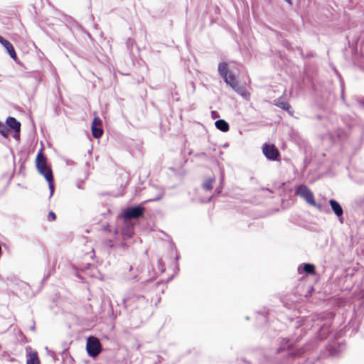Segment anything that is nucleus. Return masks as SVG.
Masks as SVG:
<instances>
[{
  "label": "nucleus",
  "mask_w": 364,
  "mask_h": 364,
  "mask_svg": "<svg viewBox=\"0 0 364 364\" xmlns=\"http://www.w3.org/2000/svg\"><path fill=\"white\" fill-rule=\"evenodd\" d=\"M296 194L302 198L307 203L321 210V205L316 203L312 191L306 186L300 185L296 189Z\"/></svg>",
  "instance_id": "obj_1"
},
{
  "label": "nucleus",
  "mask_w": 364,
  "mask_h": 364,
  "mask_svg": "<svg viewBox=\"0 0 364 364\" xmlns=\"http://www.w3.org/2000/svg\"><path fill=\"white\" fill-rule=\"evenodd\" d=\"M86 349L90 356H97L102 350L100 340L94 336L89 337L87 340Z\"/></svg>",
  "instance_id": "obj_2"
},
{
  "label": "nucleus",
  "mask_w": 364,
  "mask_h": 364,
  "mask_svg": "<svg viewBox=\"0 0 364 364\" xmlns=\"http://www.w3.org/2000/svg\"><path fill=\"white\" fill-rule=\"evenodd\" d=\"M223 80L225 82L230 85L233 90H235L237 93H238L240 95L246 97L247 93L243 87L240 86L238 82L237 81L235 75L232 73H229L227 76L223 77Z\"/></svg>",
  "instance_id": "obj_3"
},
{
  "label": "nucleus",
  "mask_w": 364,
  "mask_h": 364,
  "mask_svg": "<svg viewBox=\"0 0 364 364\" xmlns=\"http://www.w3.org/2000/svg\"><path fill=\"white\" fill-rule=\"evenodd\" d=\"M144 208L140 206H135L125 209L122 216L124 220L136 219L143 215Z\"/></svg>",
  "instance_id": "obj_4"
},
{
  "label": "nucleus",
  "mask_w": 364,
  "mask_h": 364,
  "mask_svg": "<svg viewBox=\"0 0 364 364\" xmlns=\"http://www.w3.org/2000/svg\"><path fill=\"white\" fill-rule=\"evenodd\" d=\"M264 155L269 160L277 161L279 157V153L274 145L264 144L262 146Z\"/></svg>",
  "instance_id": "obj_5"
},
{
  "label": "nucleus",
  "mask_w": 364,
  "mask_h": 364,
  "mask_svg": "<svg viewBox=\"0 0 364 364\" xmlns=\"http://www.w3.org/2000/svg\"><path fill=\"white\" fill-rule=\"evenodd\" d=\"M26 364H41L38 353L33 350L31 347L26 348Z\"/></svg>",
  "instance_id": "obj_6"
},
{
  "label": "nucleus",
  "mask_w": 364,
  "mask_h": 364,
  "mask_svg": "<svg viewBox=\"0 0 364 364\" xmlns=\"http://www.w3.org/2000/svg\"><path fill=\"white\" fill-rule=\"evenodd\" d=\"M0 43L5 48L10 57L14 59H17V55L13 45L7 40L4 39L0 36Z\"/></svg>",
  "instance_id": "obj_7"
},
{
  "label": "nucleus",
  "mask_w": 364,
  "mask_h": 364,
  "mask_svg": "<svg viewBox=\"0 0 364 364\" xmlns=\"http://www.w3.org/2000/svg\"><path fill=\"white\" fill-rule=\"evenodd\" d=\"M48 167L47 165L46 158L44 156L43 153L41 151L38 154L36 157V168L38 172H42L43 168Z\"/></svg>",
  "instance_id": "obj_8"
},
{
  "label": "nucleus",
  "mask_w": 364,
  "mask_h": 364,
  "mask_svg": "<svg viewBox=\"0 0 364 364\" xmlns=\"http://www.w3.org/2000/svg\"><path fill=\"white\" fill-rule=\"evenodd\" d=\"M6 125L13 129L15 132L19 133L21 130V123L14 117H9L6 120Z\"/></svg>",
  "instance_id": "obj_9"
},
{
  "label": "nucleus",
  "mask_w": 364,
  "mask_h": 364,
  "mask_svg": "<svg viewBox=\"0 0 364 364\" xmlns=\"http://www.w3.org/2000/svg\"><path fill=\"white\" fill-rule=\"evenodd\" d=\"M329 204L337 217H341L343 215V208L341 205L335 200L331 199L329 200Z\"/></svg>",
  "instance_id": "obj_10"
},
{
  "label": "nucleus",
  "mask_w": 364,
  "mask_h": 364,
  "mask_svg": "<svg viewBox=\"0 0 364 364\" xmlns=\"http://www.w3.org/2000/svg\"><path fill=\"white\" fill-rule=\"evenodd\" d=\"M217 129L222 132H228L229 130V124L223 119H218L215 123Z\"/></svg>",
  "instance_id": "obj_11"
},
{
  "label": "nucleus",
  "mask_w": 364,
  "mask_h": 364,
  "mask_svg": "<svg viewBox=\"0 0 364 364\" xmlns=\"http://www.w3.org/2000/svg\"><path fill=\"white\" fill-rule=\"evenodd\" d=\"M218 73L223 78L229 75V73H231V72L228 70L227 63L223 62L220 63L218 65Z\"/></svg>",
  "instance_id": "obj_12"
},
{
  "label": "nucleus",
  "mask_w": 364,
  "mask_h": 364,
  "mask_svg": "<svg viewBox=\"0 0 364 364\" xmlns=\"http://www.w3.org/2000/svg\"><path fill=\"white\" fill-rule=\"evenodd\" d=\"M39 173L44 176L46 181H51L53 178L52 170L49 166L43 168V171Z\"/></svg>",
  "instance_id": "obj_13"
},
{
  "label": "nucleus",
  "mask_w": 364,
  "mask_h": 364,
  "mask_svg": "<svg viewBox=\"0 0 364 364\" xmlns=\"http://www.w3.org/2000/svg\"><path fill=\"white\" fill-rule=\"evenodd\" d=\"M92 132L93 136L96 139L101 137L103 134L101 127H92Z\"/></svg>",
  "instance_id": "obj_14"
},
{
  "label": "nucleus",
  "mask_w": 364,
  "mask_h": 364,
  "mask_svg": "<svg viewBox=\"0 0 364 364\" xmlns=\"http://www.w3.org/2000/svg\"><path fill=\"white\" fill-rule=\"evenodd\" d=\"M215 181L214 178H209L206 179L203 183V188L205 190L210 191L213 188V183Z\"/></svg>",
  "instance_id": "obj_15"
},
{
  "label": "nucleus",
  "mask_w": 364,
  "mask_h": 364,
  "mask_svg": "<svg viewBox=\"0 0 364 364\" xmlns=\"http://www.w3.org/2000/svg\"><path fill=\"white\" fill-rule=\"evenodd\" d=\"M277 107L289 112V109H291V106L289 103L282 101V100H278L277 102L275 104Z\"/></svg>",
  "instance_id": "obj_16"
},
{
  "label": "nucleus",
  "mask_w": 364,
  "mask_h": 364,
  "mask_svg": "<svg viewBox=\"0 0 364 364\" xmlns=\"http://www.w3.org/2000/svg\"><path fill=\"white\" fill-rule=\"evenodd\" d=\"M303 269L305 272L309 274H315V267L311 264H304L303 267Z\"/></svg>",
  "instance_id": "obj_17"
},
{
  "label": "nucleus",
  "mask_w": 364,
  "mask_h": 364,
  "mask_svg": "<svg viewBox=\"0 0 364 364\" xmlns=\"http://www.w3.org/2000/svg\"><path fill=\"white\" fill-rule=\"evenodd\" d=\"M9 128L3 123L0 122V134L5 138H8L9 135Z\"/></svg>",
  "instance_id": "obj_18"
},
{
  "label": "nucleus",
  "mask_w": 364,
  "mask_h": 364,
  "mask_svg": "<svg viewBox=\"0 0 364 364\" xmlns=\"http://www.w3.org/2000/svg\"><path fill=\"white\" fill-rule=\"evenodd\" d=\"M132 234H133V230L131 228H129L127 230H123L122 235H123L124 240L131 237Z\"/></svg>",
  "instance_id": "obj_19"
},
{
  "label": "nucleus",
  "mask_w": 364,
  "mask_h": 364,
  "mask_svg": "<svg viewBox=\"0 0 364 364\" xmlns=\"http://www.w3.org/2000/svg\"><path fill=\"white\" fill-rule=\"evenodd\" d=\"M164 191L163 190H159L157 196L156 197H154V198H152L149 199V200H150V201L159 200H161L162 198V197L164 196Z\"/></svg>",
  "instance_id": "obj_20"
},
{
  "label": "nucleus",
  "mask_w": 364,
  "mask_h": 364,
  "mask_svg": "<svg viewBox=\"0 0 364 364\" xmlns=\"http://www.w3.org/2000/svg\"><path fill=\"white\" fill-rule=\"evenodd\" d=\"M102 124V120L100 119V117H96L94 118L92 127H101Z\"/></svg>",
  "instance_id": "obj_21"
},
{
  "label": "nucleus",
  "mask_w": 364,
  "mask_h": 364,
  "mask_svg": "<svg viewBox=\"0 0 364 364\" xmlns=\"http://www.w3.org/2000/svg\"><path fill=\"white\" fill-rule=\"evenodd\" d=\"M49 186L50 194V196L53 194L54 192V184H53V178L51 181H47Z\"/></svg>",
  "instance_id": "obj_22"
},
{
  "label": "nucleus",
  "mask_w": 364,
  "mask_h": 364,
  "mask_svg": "<svg viewBox=\"0 0 364 364\" xmlns=\"http://www.w3.org/2000/svg\"><path fill=\"white\" fill-rule=\"evenodd\" d=\"M329 352H330V354L331 355H333V356H336V355H338V353H339V351L337 350L333 346H331L330 348H329Z\"/></svg>",
  "instance_id": "obj_23"
},
{
  "label": "nucleus",
  "mask_w": 364,
  "mask_h": 364,
  "mask_svg": "<svg viewBox=\"0 0 364 364\" xmlns=\"http://www.w3.org/2000/svg\"><path fill=\"white\" fill-rule=\"evenodd\" d=\"M49 219L51 218L53 220H54L56 218L55 214L53 212H50L48 214Z\"/></svg>",
  "instance_id": "obj_24"
},
{
  "label": "nucleus",
  "mask_w": 364,
  "mask_h": 364,
  "mask_svg": "<svg viewBox=\"0 0 364 364\" xmlns=\"http://www.w3.org/2000/svg\"><path fill=\"white\" fill-rule=\"evenodd\" d=\"M14 137L16 139H19V133H16V132H15V134L14 135Z\"/></svg>",
  "instance_id": "obj_25"
},
{
  "label": "nucleus",
  "mask_w": 364,
  "mask_h": 364,
  "mask_svg": "<svg viewBox=\"0 0 364 364\" xmlns=\"http://www.w3.org/2000/svg\"><path fill=\"white\" fill-rule=\"evenodd\" d=\"M320 329H321V332L324 331L326 329V327L324 326H321V327H320Z\"/></svg>",
  "instance_id": "obj_26"
},
{
  "label": "nucleus",
  "mask_w": 364,
  "mask_h": 364,
  "mask_svg": "<svg viewBox=\"0 0 364 364\" xmlns=\"http://www.w3.org/2000/svg\"><path fill=\"white\" fill-rule=\"evenodd\" d=\"M287 3H289V4H291V0H285Z\"/></svg>",
  "instance_id": "obj_27"
}]
</instances>
